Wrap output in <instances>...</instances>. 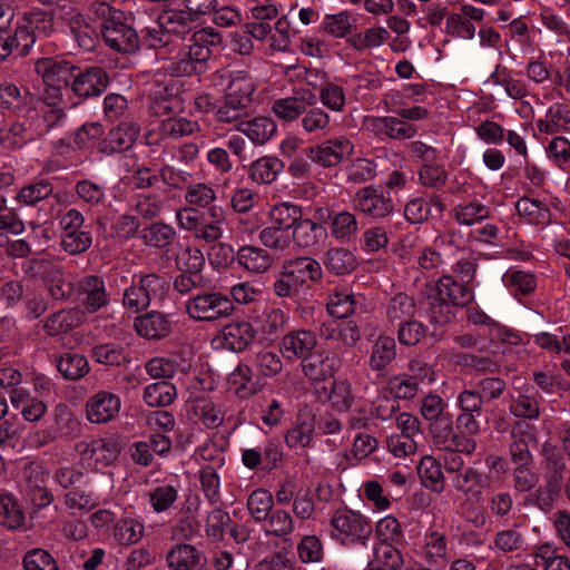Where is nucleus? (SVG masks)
Here are the masks:
<instances>
[{
  "label": "nucleus",
  "mask_w": 570,
  "mask_h": 570,
  "mask_svg": "<svg viewBox=\"0 0 570 570\" xmlns=\"http://www.w3.org/2000/svg\"><path fill=\"white\" fill-rule=\"evenodd\" d=\"M170 283L164 275L157 273L134 274L131 285L122 295V305L131 313L147 309L153 302H163L168 295Z\"/></svg>",
  "instance_id": "1"
},
{
  "label": "nucleus",
  "mask_w": 570,
  "mask_h": 570,
  "mask_svg": "<svg viewBox=\"0 0 570 570\" xmlns=\"http://www.w3.org/2000/svg\"><path fill=\"white\" fill-rule=\"evenodd\" d=\"M330 535L345 548L366 547L373 528L368 518L350 509H338L330 518Z\"/></svg>",
  "instance_id": "2"
},
{
  "label": "nucleus",
  "mask_w": 570,
  "mask_h": 570,
  "mask_svg": "<svg viewBox=\"0 0 570 570\" xmlns=\"http://www.w3.org/2000/svg\"><path fill=\"white\" fill-rule=\"evenodd\" d=\"M186 313L197 322H216L229 317L235 306L229 296L218 292H199L185 303Z\"/></svg>",
  "instance_id": "3"
},
{
  "label": "nucleus",
  "mask_w": 570,
  "mask_h": 570,
  "mask_svg": "<svg viewBox=\"0 0 570 570\" xmlns=\"http://www.w3.org/2000/svg\"><path fill=\"white\" fill-rule=\"evenodd\" d=\"M353 208L373 220L387 218L395 212L391 191L380 185L360 188L352 197Z\"/></svg>",
  "instance_id": "4"
},
{
  "label": "nucleus",
  "mask_w": 570,
  "mask_h": 570,
  "mask_svg": "<svg viewBox=\"0 0 570 570\" xmlns=\"http://www.w3.org/2000/svg\"><path fill=\"white\" fill-rule=\"evenodd\" d=\"M110 293L101 275L88 274L75 283V302L82 314H95L108 307Z\"/></svg>",
  "instance_id": "5"
},
{
  "label": "nucleus",
  "mask_w": 570,
  "mask_h": 570,
  "mask_svg": "<svg viewBox=\"0 0 570 570\" xmlns=\"http://www.w3.org/2000/svg\"><path fill=\"white\" fill-rule=\"evenodd\" d=\"M212 56V49L203 48L195 42L188 47V50H184L178 42V52L169 58V62L164 68L173 77L202 75L207 71Z\"/></svg>",
  "instance_id": "6"
},
{
  "label": "nucleus",
  "mask_w": 570,
  "mask_h": 570,
  "mask_svg": "<svg viewBox=\"0 0 570 570\" xmlns=\"http://www.w3.org/2000/svg\"><path fill=\"white\" fill-rule=\"evenodd\" d=\"M431 443L436 450H461L471 455L476 450V441L454 429L452 415L429 424Z\"/></svg>",
  "instance_id": "7"
},
{
  "label": "nucleus",
  "mask_w": 570,
  "mask_h": 570,
  "mask_svg": "<svg viewBox=\"0 0 570 570\" xmlns=\"http://www.w3.org/2000/svg\"><path fill=\"white\" fill-rule=\"evenodd\" d=\"M81 459L89 462L96 470L109 466L121 451V442L116 436L99 438L89 442L82 441L76 445Z\"/></svg>",
  "instance_id": "8"
},
{
  "label": "nucleus",
  "mask_w": 570,
  "mask_h": 570,
  "mask_svg": "<svg viewBox=\"0 0 570 570\" xmlns=\"http://www.w3.org/2000/svg\"><path fill=\"white\" fill-rule=\"evenodd\" d=\"M100 32L105 45L117 52L131 53L140 47V38L137 31L125 21V16L106 26H100Z\"/></svg>",
  "instance_id": "9"
},
{
  "label": "nucleus",
  "mask_w": 570,
  "mask_h": 570,
  "mask_svg": "<svg viewBox=\"0 0 570 570\" xmlns=\"http://www.w3.org/2000/svg\"><path fill=\"white\" fill-rule=\"evenodd\" d=\"M366 129L381 140H407L413 138L416 126L403 120L400 116H370L365 118Z\"/></svg>",
  "instance_id": "10"
},
{
  "label": "nucleus",
  "mask_w": 570,
  "mask_h": 570,
  "mask_svg": "<svg viewBox=\"0 0 570 570\" xmlns=\"http://www.w3.org/2000/svg\"><path fill=\"white\" fill-rule=\"evenodd\" d=\"M121 410V399L117 393L100 390L88 397L85 404L86 417L94 424H106L115 420Z\"/></svg>",
  "instance_id": "11"
},
{
  "label": "nucleus",
  "mask_w": 570,
  "mask_h": 570,
  "mask_svg": "<svg viewBox=\"0 0 570 570\" xmlns=\"http://www.w3.org/2000/svg\"><path fill=\"white\" fill-rule=\"evenodd\" d=\"M353 144L346 137H336L306 149V156L322 167H335L353 153Z\"/></svg>",
  "instance_id": "12"
},
{
  "label": "nucleus",
  "mask_w": 570,
  "mask_h": 570,
  "mask_svg": "<svg viewBox=\"0 0 570 570\" xmlns=\"http://www.w3.org/2000/svg\"><path fill=\"white\" fill-rule=\"evenodd\" d=\"M316 344L317 337L313 331L305 328L292 330L282 337L279 352L287 361H302L313 353Z\"/></svg>",
  "instance_id": "13"
},
{
  "label": "nucleus",
  "mask_w": 570,
  "mask_h": 570,
  "mask_svg": "<svg viewBox=\"0 0 570 570\" xmlns=\"http://www.w3.org/2000/svg\"><path fill=\"white\" fill-rule=\"evenodd\" d=\"M140 131L139 125L131 121H122L110 129L99 142V150L107 155L127 151L135 144Z\"/></svg>",
  "instance_id": "14"
},
{
  "label": "nucleus",
  "mask_w": 570,
  "mask_h": 570,
  "mask_svg": "<svg viewBox=\"0 0 570 570\" xmlns=\"http://www.w3.org/2000/svg\"><path fill=\"white\" fill-rule=\"evenodd\" d=\"M541 453L544 468V483L561 492L566 483L564 481H567L568 473L567 462L562 452L558 446L551 443H544Z\"/></svg>",
  "instance_id": "15"
},
{
  "label": "nucleus",
  "mask_w": 570,
  "mask_h": 570,
  "mask_svg": "<svg viewBox=\"0 0 570 570\" xmlns=\"http://www.w3.org/2000/svg\"><path fill=\"white\" fill-rule=\"evenodd\" d=\"M138 36L140 38V46L159 50L158 55L168 61L170 57L176 56V52H178L179 41L171 39V36L161 27V21L158 18L153 24L142 28Z\"/></svg>",
  "instance_id": "16"
},
{
  "label": "nucleus",
  "mask_w": 570,
  "mask_h": 570,
  "mask_svg": "<svg viewBox=\"0 0 570 570\" xmlns=\"http://www.w3.org/2000/svg\"><path fill=\"white\" fill-rule=\"evenodd\" d=\"M188 419L207 429H216L224 423L225 412L222 404L209 397H196L189 402Z\"/></svg>",
  "instance_id": "17"
},
{
  "label": "nucleus",
  "mask_w": 570,
  "mask_h": 570,
  "mask_svg": "<svg viewBox=\"0 0 570 570\" xmlns=\"http://www.w3.org/2000/svg\"><path fill=\"white\" fill-rule=\"evenodd\" d=\"M109 85V76L101 67H91L79 72L72 80L71 89L80 98L101 95Z\"/></svg>",
  "instance_id": "18"
},
{
  "label": "nucleus",
  "mask_w": 570,
  "mask_h": 570,
  "mask_svg": "<svg viewBox=\"0 0 570 570\" xmlns=\"http://www.w3.org/2000/svg\"><path fill=\"white\" fill-rule=\"evenodd\" d=\"M146 527L142 518L128 513L117 519L112 525L110 538L120 547H131L145 537Z\"/></svg>",
  "instance_id": "19"
},
{
  "label": "nucleus",
  "mask_w": 570,
  "mask_h": 570,
  "mask_svg": "<svg viewBox=\"0 0 570 570\" xmlns=\"http://www.w3.org/2000/svg\"><path fill=\"white\" fill-rule=\"evenodd\" d=\"M136 333L146 340H161L171 333V320L168 314L149 311L134 321Z\"/></svg>",
  "instance_id": "20"
},
{
  "label": "nucleus",
  "mask_w": 570,
  "mask_h": 570,
  "mask_svg": "<svg viewBox=\"0 0 570 570\" xmlns=\"http://www.w3.org/2000/svg\"><path fill=\"white\" fill-rule=\"evenodd\" d=\"M22 24L17 23L16 28H24L32 40V47L37 39L49 38L52 36L57 28L55 21V12L41 8H33L22 16Z\"/></svg>",
  "instance_id": "21"
},
{
  "label": "nucleus",
  "mask_w": 570,
  "mask_h": 570,
  "mask_svg": "<svg viewBox=\"0 0 570 570\" xmlns=\"http://www.w3.org/2000/svg\"><path fill=\"white\" fill-rule=\"evenodd\" d=\"M158 19L161 21V27L165 31L171 36V39L177 41L185 39L197 26L193 13L186 9H166L158 16Z\"/></svg>",
  "instance_id": "22"
},
{
  "label": "nucleus",
  "mask_w": 570,
  "mask_h": 570,
  "mask_svg": "<svg viewBox=\"0 0 570 570\" xmlns=\"http://www.w3.org/2000/svg\"><path fill=\"white\" fill-rule=\"evenodd\" d=\"M284 266L289 271L297 284L303 288H311L323 277L321 263L309 256L293 257L284 261Z\"/></svg>",
  "instance_id": "23"
},
{
  "label": "nucleus",
  "mask_w": 570,
  "mask_h": 570,
  "mask_svg": "<svg viewBox=\"0 0 570 570\" xmlns=\"http://www.w3.org/2000/svg\"><path fill=\"white\" fill-rule=\"evenodd\" d=\"M315 100L316 96L311 90L305 89L301 96L276 99L273 102L272 111L277 118L292 122L302 117L307 106L315 105Z\"/></svg>",
  "instance_id": "24"
},
{
  "label": "nucleus",
  "mask_w": 570,
  "mask_h": 570,
  "mask_svg": "<svg viewBox=\"0 0 570 570\" xmlns=\"http://www.w3.org/2000/svg\"><path fill=\"white\" fill-rule=\"evenodd\" d=\"M450 482L459 493L478 499L490 487V476L476 468L468 466L450 478Z\"/></svg>",
  "instance_id": "25"
},
{
  "label": "nucleus",
  "mask_w": 570,
  "mask_h": 570,
  "mask_svg": "<svg viewBox=\"0 0 570 570\" xmlns=\"http://www.w3.org/2000/svg\"><path fill=\"white\" fill-rule=\"evenodd\" d=\"M236 129L255 146L266 145L277 134L275 120L267 116H257L253 119L238 121Z\"/></svg>",
  "instance_id": "26"
},
{
  "label": "nucleus",
  "mask_w": 570,
  "mask_h": 570,
  "mask_svg": "<svg viewBox=\"0 0 570 570\" xmlns=\"http://www.w3.org/2000/svg\"><path fill=\"white\" fill-rule=\"evenodd\" d=\"M31 36L24 28H13V31L0 32V62L10 56L26 57L32 49Z\"/></svg>",
  "instance_id": "27"
},
{
  "label": "nucleus",
  "mask_w": 570,
  "mask_h": 570,
  "mask_svg": "<svg viewBox=\"0 0 570 570\" xmlns=\"http://www.w3.org/2000/svg\"><path fill=\"white\" fill-rule=\"evenodd\" d=\"M75 67L67 60L43 58L36 62L35 70L47 86H66Z\"/></svg>",
  "instance_id": "28"
},
{
  "label": "nucleus",
  "mask_w": 570,
  "mask_h": 570,
  "mask_svg": "<svg viewBox=\"0 0 570 570\" xmlns=\"http://www.w3.org/2000/svg\"><path fill=\"white\" fill-rule=\"evenodd\" d=\"M454 307L432 286L426 288L422 308L431 323L439 325L449 324L454 316Z\"/></svg>",
  "instance_id": "29"
},
{
  "label": "nucleus",
  "mask_w": 570,
  "mask_h": 570,
  "mask_svg": "<svg viewBox=\"0 0 570 570\" xmlns=\"http://www.w3.org/2000/svg\"><path fill=\"white\" fill-rule=\"evenodd\" d=\"M255 337V330L249 322L239 321L225 325L220 332L223 345L233 352L245 351Z\"/></svg>",
  "instance_id": "30"
},
{
  "label": "nucleus",
  "mask_w": 570,
  "mask_h": 570,
  "mask_svg": "<svg viewBox=\"0 0 570 570\" xmlns=\"http://www.w3.org/2000/svg\"><path fill=\"white\" fill-rule=\"evenodd\" d=\"M203 560V552L189 543L175 544L166 557L170 570H195L202 566Z\"/></svg>",
  "instance_id": "31"
},
{
  "label": "nucleus",
  "mask_w": 570,
  "mask_h": 570,
  "mask_svg": "<svg viewBox=\"0 0 570 570\" xmlns=\"http://www.w3.org/2000/svg\"><path fill=\"white\" fill-rule=\"evenodd\" d=\"M220 79L218 85H223L226 80V91L233 94L239 99H253V95L256 90L255 80L245 70H238L229 72L227 70H218L214 75V80Z\"/></svg>",
  "instance_id": "32"
},
{
  "label": "nucleus",
  "mask_w": 570,
  "mask_h": 570,
  "mask_svg": "<svg viewBox=\"0 0 570 570\" xmlns=\"http://www.w3.org/2000/svg\"><path fill=\"white\" fill-rule=\"evenodd\" d=\"M236 261L238 265L253 274H264L273 265V256L264 248L245 245L242 246L236 253Z\"/></svg>",
  "instance_id": "33"
},
{
  "label": "nucleus",
  "mask_w": 570,
  "mask_h": 570,
  "mask_svg": "<svg viewBox=\"0 0 570 570\" xmlns=\"http://www.w3.org/2000/svg\"><path fill=\"white\" fill-rule=\"evenodd\" d=\"M284 167V161L278 157L262 156L249 165L247 175L253 183L269 185L283 173Z\"/></svg>",
  "instance_id": "34"
},
{
  "label": "nucleus",
  "mask_w": 570,
  "mask_h": 570,
  "mask_svg": "<svg viewBox=\"0 0 570 570\" xmlns=\"http://www.w3.org/2000/svg\"><path fill=\"white\" fill-rule=\"evenodd\" d=\"M326 237L327 233L323 225L311 218H303V216H301L292 233L294 243L301 248H314L322 244Z\"/></svg>",
  "instance_id": "35"
},
{
  "label": "nucleus",
  "mask_w": 570,
  "mask_h": 570,
  "mask_svg": "<svg viewBox=\"0 0 570 570\" xmlns=\"http://www.w3.org/2000/svg\"><path fill=\"white\" fill-rule=\"evenodd\" d=\"M432 287L455 307H464L473 299V292L468 283L456 282L450 275L442 276Z\"/></svg>",
  "instance_id": "36"
},
{
  "label": "nucleus",
  "mask_w": 570,
  "mask_h": 570,
  "mask_svg": "<svg viewBox=\"0 0 570 570\" xmlns=\"http://www.w3.org/2000/svg\"><path fill=\"white\" fill-rule=\"evenodd\" d=\"M82 322L83 314L79 308H62L46 318L43 330L48 335L56 336L72 331Z\"/></svg>",
  "instance_id": "37"
},
{
  "label": "nucleus",
  "mask_w": 570,
  "mask_h": 570,
  "mask_svg": "<svg viewBox=\"0 0 570 570\" xmlns=\"http://www.w3.org/2000/svg\"><path fill=\"white\" fill-rule=\"evenodd\" d=\"M417 474L422 485L434 493L445 489V476L441 462L432 455H424L417 464Z\"/></svg>",
  "instance_id": "38"
},
{
  "label": "nucleus",
  "mask_w": 570,
  "mask_h": 570,
  "mask_svg": "<svg viewBox=\"0 0 570 570\" xmlns=\"http://www.w3.org/2000/svg\"><path fill=\"white\" fill-rule=\"evenodd\" d=\"M416 303L414 298L405 293H396L385 306V318L392 326H397L414 317Z\"/></svg>",
  "instance_id": "39"
},
{
  "label": "nucleus",
  "mask_w": 570,
  "mask_h": 570,
  "mask_svg": "<svg viewBox=\"0 0 570 570\" xmlns=\"http://www.w3.org/2000/svg\"><path fill=\"white\" fill-rule=\"evenodd\" d=\"M489 81L503 87L507 96L514 100H521L529 94L525 81L522 78H514L513 71L500 63L495 66Z\"/></svg>",
  "instance_id": "40"
},
{
  "label": "nucleus",
  "mask_w": 570,
  "mask_h": 570,
  "mask_svg": "<svg viewBox=\"0 0 570 570\" xmlns=\"http://www.w3.org/2000/svg\"><path fill=\"white\" fill-rule=\"evenodd\" d=\"M396 357V343L393 337L381 335L373 343L368 357V367L377 373L386 372Z\"/></svg>",
  "instance_id": "41"
},
{
  "label": "nucleus",
  "mask_w": 570,
  "mask_h": 570,
  "mask_svg": "<svg viewBox=\"0 0 570 570\" xmlns=\"http://www.w3.org/2000/svg\"><path fill=\"white\" fill-rule=\"evenodd\" d=\"M304 376L313 382L320 383L334 375L333 360L324 353H312L301 361Z\"/></svg>",
  "instance_id": "42"
},
{
  "label": "nucleus",
  "mask_w": 570,
  "mask_h": 570,
  "mask_svg": "<svg viewBox=\"0 0 570 570\" xmlns=\"http://www.w3.org/2000/svg\"><path fill=\"white\" fill-rule=\"evenodd\" d=\"M26 514L19 500L11 493H0V525L10 531L21 530Z\"/></svg>",
  "instance_id": "43"
},
{
  "label": "nucleus",
  "mask_w": 570,
  "mask_h": 570,
  "mask_svg": "<svg viewBox=\"0 0 570 570\" xmlns=\"http://www.w3.org/2000/svg\"><path fill=\"white\" fill-rule=\"evenodd\" d=\"M252 108L253 99H239L226 91L224 102L216 111V119L222 124L238 122L249 115Z\"/></svg>",
  "instance_id": "44"
},
{
  "label": "nucleus",
  "mask_w": 570,
  "mask_h": 570,
  "mask_svg": "<svg viewBox=\"0 0 570 570\" xmlns=\"http://www.w3.org/2000/svg\"><path fill=\"white\" fill-rule=\"evenodd\" d=\"M356 307L355 295L348 287L333 288L326 298V311L336 318H346Z\"/></svg>",
  "instance_id": "45"
},
{
  "label": "nucleus",
  "mask_w": 570,
  "mask_h": 570,
  "mask_svg": "<svg viewBox=\"0 0 570 570\" xmlns=\"http://www.w3.org/2000/svg\"><path fill=\"white\" fill-rule=\"evenodd\" d=\"M538 130L546 135L570 131V110L562 104H553L546 116L537 121Z\"/></svg>",
  "instance_id": "46"
},
{
  "label": "nucleus",
  "mask_w": 570,
  "mask_h": 570,
  "mask_svg": "<svg viewBox=\"0 0 570 570\" xmlns=\"http://www.w3.org/2000/svg\"><path fill=\"white\" fill-rule=\"evenodd\" d=\"M140 238L149 247L165 249L175 243L177 233L171 225L155 222L140 230Z\"/></svg>",
  "instance_id": "47"
},
{
  "label": "nucleus",
  "mask_w": 570,
  "mask_h": 570,
  "mask_svg": "<svg viewBox=\"0 0 570 570\" xmlns=\"http://www.w3.org/2000/svg\"><path fill=\"white\" fill-rule=\"evenodd\" d=\"M322 261L325 268L337 276L350 274L357 266L354 254L344 247L328 248Z\"/></svg>",
  "instance_id": "48"
},
{
  "label": "nucleus",
  "mask_w": 570,
  "mask_h": 570,
  "mask_svg": "<svg viewBox=\"0 0 570 570\" xmlns=\"http://www.w3.org/2000/svg\"><path fill=\"white\" fill-rule=\"evenodd\" d=\"M179 484L160 483L148 490L147 501L156 513L167 512L178 500Z\"/></svg>",
  "instance_id": "49"
},
{
  "label": "nucleus",
  "mask_w": 570,
  "mask_h": 570,
  "mask_svg": "<svg viewBox=\"0 0 570 570\" xmlns=\"http://www.w3.org/2000/svg\"><path fill=\"white\" fill-rule=\"evenodd\" d=\"M534 564L542 570H570V560L551 543L538 546L533 552Z\"/></svg>",
  "instance_id": "50"
},
{
  "label": "nucleus",
  "mask_w": 570,
  "mask_h": 570,
  "mask_svg": "<svg viewBox=\"0 0 570 570\" xmlns=\"http://www.w3.org/2000/svg\"><path fill=\"white\" fill-rule=\"evenodd\" d=\"M91 358L107 366H121L130 362L127 348L117 343H105L95 345L90 350Z\"/></svg>",
  "instance_id": "51"
},
{
  "label": "nucleus",
  "mask_w": 570,
  "mask_h": 570,
  "mask_svg": "<svg viewBox=\"0 0 570 570\" xmlns=\"http://www.w3.org/2000/svg\"><path fill=\"white\" fill-rule=\"evenodd\" d=\"M289 315L282 308L266 307L258 317V330L268 337H276L285 331Z\"/></svg>",
  "instance_id": "52"
},
{
  "label": "nucleus",
  "mask_w": 570,
  "mask_h": 570,
  "mask_svg": "<svg viewBox=\"0 0 570 570\" xmlns=\"http://www.w3.org/2000/svg\"><path fill=\"white\" fill-rule=\"evenodd\" d=\"M94 234L89 226L60 234V247L71 256L81 255L90 249Z\"/></svg>",
  "instance_id": "53"
},
{
  "label": "nucleus",
  "mask_w": 570,
  "mask_h": 570,
  "mask_svg": "<svg viewBox=\"0 0 570 570\" xmlns=\"http://www.w3.org/2000/svg\"><path fill=\"white\" fill-rule=\"evenodd\" d=\"M176 396V386L163 380L147 385L144 390L142 400L148 406L164 407L170 405Z\"/></svg>",
  "instance_id": "54"
},
{
  "label": "nucleus",
  "mask_w": 570,
  "mask_h": 570,
  "mask_svg": "<svg viewBox=\"0 0 570 570\" xmlns=\"http://www.w3.org/2000/svg\"><path fill=\"white\" fill-rule=\"evenodd\" d=\"M491 209L478 199L458 204L453 216L460 225L472 226L490 217Z\"/></svg>",
  "instance_id": "55"
},
{
  "label": "nucleus",
  "mask_w": 570,
  "mask_h": 570,
  "mask_svg": "<svg viewBox=\"0 0 570 570\" xmlns=\"http://www.w3.org/2000/svg\"><path fill=\"white\" fill-rule=\"evenodd\" d=\"M12 406L21 412L28 422H37L47 412V405L39 399L31 397L29 391H18L12 395Z\"/></svg>",
  "instance_id": "56"
},
{
  "label": "nucleus",
  "mask_w": 570,
  "mask_h": 570,
  "mask_svg": "<svg viewBox=\"0 0 570 570\" xmlns=\"http://www.w3.org/2000/svg\"><path fill=\"white\" fill-rule=\"evenodd\" d=\"M504 286L514 295H529L537 287L535 275L530 272L517 269L515 267L509 268L502 275Z\"/></svg>",
  "instance_id": "57"
},
{
  "label": "nucleus",
  "mask_w": 570,
  "mask_h": 570,
  "mask_svg": "<svg viewBox=\"0 0 570 570\" xmlns=\"http://www.w3.org/2000/svg\"><path fill=\"white\" fill-rule=\"evenodd\" d=\"M390 38V32L383 27L367 28L362 32L351 35L346 42L356 51L377 48Z\"/></svg>",
  "instance_id": "58"
},
{
  "label": "nucleus",
  "mask_w": 570,
  "mask_h": 570,
  "mask_svg": "<svg viewBox=\"0 0 570 570\" xmlns=\"http://www.w3.org/2000/svg\"><path fill=\"white\" fill-rule=\"evenodd\" d=\"M330 233L337 240L350 242L358 233L357 217L348 210L336 212L330 225Z\"/></svg>",
  "instance_id": "59"
},
{
  "label": "nucleus",
  "mask_w": 570,
  "mask_h": 570,
  "mask_svg": "<svg viewBox=\"0 0 570 570\" xmlns=\"http://www.w3.org/2000/svg\"><path fill=\"white\" fill-rule=\"evenodd\" d=\"M403 543L375 544L373 548V564L382 570H401L404 566V558L400 550Z\"/></svg>",
  "instance_id": "60"
},
{
  "label": "nucleus",
  "mask_w": 570,
  "mask_h": 570,
  "mask_svg": "<svg viewBox=\"0 0 570 570\" xmlns=\"http://www.w3.org/2000/svg\"><path fill=\"white\" fill-rule=\"evenodd\" d=\"M200 130L197 121L185 117H168L160 121L158 132L164 138L179 139L181 137L191 136Z\"/></svg>",
  "instance_id": "61"
},
{
  "label": "nucleus",
  "mask_w": 570,
  "mask_h": 570,
  "mask_svg": "<svg viewBox=\"0 0 570 570\" xmlns=\"http://www.w3.org/2000/svg\"><path fill=\"white\" fill-rule=\"evenodd\" d=\"M420 184L429 189L440 191L442 190L449 179V171L443 164L438 160L421 165L417 170Z\"/></svg>",
  "instance_id": "62"
},
{
  "label": "nucleus",
  "mask_w": 570,
  "mask_h": 570,
  "mask_svg": "<svg viewBox=\"0 0 570 570\" xmlns=\"http://www.w3.org/2000/svg\"><path fill=\"white\" fill-rule=\"evenodd\" d=\"M263 522V530L267 535L285 538L295 529L293 517L284 509H273Z\"/></svg>",
  "instance_id": "63"
},
{
  "label": "nucleus",
  "mask_w": 570,
  "mask_h": 570,
  "mask_svg": "<svg viewBox=\"0 0 570 570\" xmlns=\"http://www.w3.org/2000/svg\"><path fill=\"white\" fill-rule=\"evenodd\" d=\"M318 99L323 107L334 112H343L347 104L345 88L335 81L326 80L321 87Z\"/></svg>",
  "instance_id": "64"
}]
</instances>
